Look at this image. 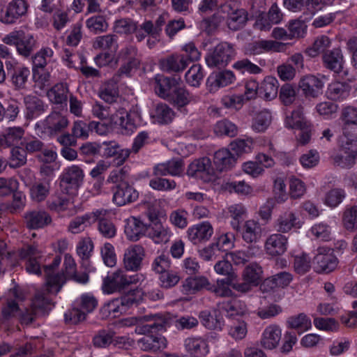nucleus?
Here are the masks:
<instances>
[{
    "mask_svg": "<svg viewBox=\"0 0 357 357\" xmlns=\"http://www.w3.org/2000/svg\"><path fill=\"white\" fill-rule=\"evenodd\" d=\"M173 319L169 313L149 314L139 317H128L121 320L120 323L124 326H132L139 323L143 324L139 331L142 333H150L165 331L172 322Z\"/></svg>",
    "mask_w": 357,
    "mask_h": 357,
    "instance_id": "f257e3e1",
    "label": "nucleus"
},
{
    "mask_svg": "<svg viewBox=\"0 0 357 357\" xmlns=\"http://www.w3.org/2000/svg\"><path fill=\"white\" fill-rule=\"evenodd\" d=\"M145 277L142 273L128 275L126 270L116 269L108 273L103 280L102 289L107 294L121 292L131 284L142 282Z\"/></svg>",
    "mask_w": 357,
    "mask_h": 357,
    "instance_id": "f03ea898",
    "label": "nucleus"
},
{
    "mask_svg": "<svg viewBox=\"0 0 357 357\" xmlns=\"http://www.w3.org/2000/svg\"><path fill=\"white\" fill-rule=\"evenodd\" d=\"M234 55L233 46L227 42H222L209 51L206 56V62L208 67L222 68L227 66Z\"/></svg>",
    "mask_w": 357,
    "mask_h": 357,
    "instance_id": "7ed1b4c3",
    "label": "nucleus"
},
{
    "mask_svg": "<svg viewBox=\"0 0 357 357\" xmlns=\"http://www.w3.org/2000/svg\"><path fill=\"white\" fill-rule=\"evenodd\" d=\"M326 79V76L321 74L307 75L300 79L298 86L305 98H317L322 94Z\"/></svg>",
    "mask_w": 357,
    "mask_h": 357,
    "instance_id": "20e7f679",
    "label": "nucleus"
},
{
    "mask_svg": "<svg viewBox=\"0 0 357 357\" xmlns=\"http://www.w3.org/2000/svg\"><path fill=\"white\" fill-rule=\"evenodd\" d=\"M68 125L69 121L65 115L53 112L43 121L36 123V127L37 129L43 128L44 132L50 136H56L63 132Z\"/></svg>",
    "mask_w": 357,
    "mask_h": 357,
    "instance_id": "39448f33",
    "label": "nucleus"
},
{
    "mask_svg": "<svg viewBox=\"0 0 357 357\" xmlns=\"http://www.w3.org/2000/svg\"><path fill=\"white\" fill-rule=\"evenodd\" d=\"M342 147L346 155H337L334 157V163L342 168H350L357 157V137L351 135V137L342 139Z\"/></svg>",
    "mask_w": 357,
    "mask_h": 357,
    "instance_id": "423d86ee",
    "label": "nucleus"
},
{
    "mask_svg": "<svg viewBox=\"0 0 357 357\" xmlns=\"http://www.w3.org/2000/svg\"><path fill=\"white\" fill-rule=\"evenodd\" d=\"M112 106L113 110L108 118L109 123L121 128L125 134L132 132L135 128V123L130 113L118 104H113Z\"/></svg>",
    "mask_w": 357,
    "mask_h": 357,
    "instance_id": "0eeeda50",
    "label": "nucleus"
},
{
    "mask_svg": "<svg viewBox=\"0 0 357 357\" xmlns=\"http://www.w3.org/2000/svg\"><path fill=\"white\" fill-rule=\"evenodd\" d=\"M337 265V258L331 249L326 247L317 249V254L314 257V268L316 272L328 273L334 271Z\"/></svg>",
    "mask_w": 357,
    "mask_h": 357,
    "instance_id": "6e6552de",
    "label": "nucleus"
},
{
    "mask_svg": "<svg viewBox=\"0 0 357 357\" xmlns=\"http://www.w3.org/2000/svg\"><path fill=\"white\" fill-rule=\"evenodd\" d=\"M145 257L144 248L138 244L132 245L125 250L123 264L126 271H138L142 268Z\"/></svg>",
    "mask_w": 357,
    "mask_h": 357,
    "instance_id": "1a4fd4ad",
    "label": "nucleus"
},
{
    "mask_svg": "<svg viewBox=\"0 0 357 357\" xmlns=\"http://www.w3.org/2000/svg\"><path fill=\"white\" fill-rule=\"evenodd\" d=\"M84 173L82 169L77 166L72 165L66 169L61 176V186L66 189V193H75L82 183Z\"/></svg>",
    "mask_w": 357,
    "mask_h": 357,
    "instance_id": "9d476101",
    "label": "nucleus"
},
{
    "mask_svg": "<svg viewBox=\"0 0 357 357\" xmlns=\"http://www.w3.org/2000/svg\"><path fill=\"white\" fill-rule=\"evenodd\" d=\"M27 8L25 0H12L6 8H0V21L5 24L15 23L26 14Z\"/></svg>",
    "mask_w": 357,
    "mask_h": 357,
    "instance_id": "9b49d317",
    "label": "nucleus"
},
{
    "mask_svg": "<svg viewBox=\"0 0 357 357\" xmlns=\"http://www.w3.org/2000/svg\"><path fill=\"white\" fill-rule=\"evenodd\" d=\"M5 64L13 85L17 89H24L30 75L29 69L24 66H18L15 59L6 61Z\"/></svg>",
    "mask_w": 357,
    "mask_h": 357,
    "instance_id": "f8f14e48",
    "label": "nucleus"
},
{
    "mask_svg": "<svg viewBox=\"0 0 357 357\" xmlns=\"http://www.w3.org/2000/svg\"><path fill=\"white\" fill-rule=\"evenodd\" d=\"M119 60L125 63L119 68V73L129 75L133 69H137L140 63V57L135 47L130 45L122 48L118 54Z\"/></svg>",
    "mask_w": 357,
    "mask_h": 357,
    "instance_id": "ddd939ff",
    "label": "nucleus"
},
{
    "mask_svg": "<svg viewBox=\"0 0 357 357\" xmlns=\"http://www.w3.org/2000/svg\"><path fill=\"white\" fill-rule=\"evenodd\" d=\"M340 119L342 123V129L344 139L351 137V135H356L357 130V108L353 106L344 107L340 114Z\"/></svg>",
    "mask_w": 357,
    "mask_h": 357,
    "instance_id": "4468645a",
    "label": "nucleus"
},
{
    "mask_svg": "<svg viewBox=\"0 0 357 357\" xmlns=\"http://www.w3.org/2000/svg\"><path fill=\"white\" fill-rule=\"evenodd\" d=\"M19 256L22 259H26V270L30 273L36 275L40 274V263L39 259L41 257V252L36 246L26 245L23 247L19 252Z\"/></svg>",
    "mask_w": 357,
    "mask_h": 357,
    "instance_id": "2eb2a0df",
    "label": "nucleus"
},
{
    "mask_svg": "<svg viewBox=\"0 0 357 357\" xmlns=\"http://www.w3.org/2000/svg\"><path fill=\"white\" fill-rule=\"evenodd\" d=\"M188 239L195 245L208 241L213 234V228L208 221L195 225L187 231Z\"/></svg>",
    "mask_w": 357,
    "mask_h": 357,
    "instance_id": "dca6fc26",
    "label": "nucleus"
},
{
    "mask_svg": "<svg viewBox=\"0 0 357 357\" xmlns=\"http://www.w3.org/2000/svg\"><path fill=\"white\" fill-rule=\"evenodd\" d=\"M288 239L282 234H273L268 236L264 243L267 255L273 257L283 255L287 249Z\"/></svg>",
    "mask_w": 357,
    "mask_h": 357,
    "instance_id": "f3484780",
    "label": "nucleus"
},
{
    "mask_svg": "<svg viewBox=\"0 0 357 357\" xmlns=\"http://www.w3.org/2000/svg\"><path fill=\"white\" fill-rule=\"evenodd\" d=\"M26 226L31 229H38L50 225V215L45 210H32L24 213Z\"/></svg>",
    "mask_w": 357,
    "mask_h": 357,
    "instance_id": "a211bd4d",
    "label": "nucleus"
},
{
    "mask_svg": "<svg viewBox=\"0 0 357 357\" xmlns=\"http://www.w3.org/2000/svg\"><path fill=\"white\" fill-rule=\"evenodd\" d=\"M138 195V192L132 185L128 183H122L116 186L113 195V202L118 206H124L135 202Z\"/></svg>",
    "mask_w": 357,
    "mask_h": 357,
    "instance_id": "6ab92c4d",
    "label": "nucleus"
},
{
    "mask_svg": "<svg viewBox=\"0 0 357 357\" xmlns=\"http://www.w3.org/2000/svg\"><path fill=\"white\" fill-rule=\"evenodd\" d=\"M282 330L276 324H271L265 328L260 340V345L265 349H275L281 340Z\"/></svg>",
    "mask_w": 357,
    "mask_h": 357,
    "instance_id": "aec40b11",
    "label": "nucleus"
},
{
    "mask_svg": "<svg viewBox=\"0 0 357 357\" xmlns=\"http://www.w3.org/2000/svg\"><path fill=\"white\" fill-rule=\"evenodd\" d=\"M324 66L335 73H340L344 63L341 49L334 48L326 51L322 56Z\"/></svg>",
    "mask_w": 357,
    "mask_h": 357,
    "instance_id": "412c9836",
    "label": "nucleus"
},
{
    "mask_svg": "<svg viewBox=\"0 0 357 357\" xmlns=\"http://www.w3.org/2000/svg\"><path fill=\"white\" fill-rule=\"evenodd\" d=\"M45 290L50 294H57L66 282L67 278L51 268L45 269Z\"/></svg>",
    "mask_w": 357,
    "mask_h": 357,
    "instance_id": "4be33fe9",
    "label": "nucleus"
},
{
    "mask_svg": "<svg viewBox=\"0 0 357 357\" xmlns=\"http://www.w3.org/2000/svg\"><path fill=\"white\" fill-rule=\"evenodd\" d=\"M298 218L291 211L281 213L274 223L275 230L280 233H287L293 228H300Z\"/></svg>",
    "mask_w": 357,
    "mask_h": 357,
    "instance_id": "5701e85b",
    "label": "nucleus"
},
{
    "mask_svg": "<svg viewBox=\"0 0 357 357\" xmlns=\"http://www.w3.org/2000/svg\"><path fill=\"white\" fill-rule=\"evenodd\" d=\"M187 174L190 176H202V174H206L208 178L205 180L208 181L211 179L210 176L214 174V169L211 160L205 157L194 160L189 165Z\"/></svg>",
    "mask_w": 357,
    "mask_h": 357,
    "instance_id": "b1692460",
    "label": "nucleus"
},
{
    "mask_svg": "<svg viewBox=\"0 0 357 357\" xmlns=\"http://www.w3.org/2000/svg\"><path fill=\"white\" fill-rule=\"evenodd\" d=\"M94 212H101L102 215L96 217V221H98V231L105 238L114 237L116 233V228L110 220L111 212L108 210L100 208Z\"/></svg>",
    "mask_w": 357,
    "mask_h": 357,
    "instance_id": "393cba45",
    "label": "nucleus"
},
{
    "mask_svg": "<svg viewBox=\"0 0 357 357\" xmlns=\"http://www.w3.org/2000/svg\"><path fill=\"white\" fill-rule=\"evenodd\" d=\"M199 317L202 325L210 330H221L224 324V319L219 309L202 311Z\"/></svg>",
    "mask_w": 357,
    "mask_h": 357,
    "instance_id": "a878e982",
    "label": "nucleus"
},
{
    "mask_svg": "<svg viewBox=\"0 0 357 357\" xmlns=\"http://www.w3.org/2000/svg\"><path fill=\"white\" fill-rule=\"evenodd\" d=\"M146 234L155 243H166L169 241L172 233L167 226L154 222L148 226Z\"/></svg>",
    "mask_w": 357,
    "mask_h": 357,
    "instance_id": "bb28decb",
    "label": "nucleus"
},
{
    "mask_svg": "<svg viewBox=\"0 0 357 357\" xmlns=\"http://www.w3.org/2000/svg\"><path fill=\"white\" fill-rule=\"evenodd\" d=\"M147 229L148 227L141 220L135 217H130L126 220L125 234L130 241H137L145 233L147 234Z\"/></svg>",
    "mask_w": 357,
    "mask_h": 357,
    "instance_id": "cd10ccee",
    "label": "nucleus"
},
{
    "mask_svg": "<svg viewBox=\"0 0 357 357\" xmlns=\"http://www.w3.org/2000/svg\"><path fill=\"white\" fill-rule=\"evenodd\" d=\"M102 215L101 212H91L78 216L73 219L68 227V230L72 234H79L83 231L87 227L96 222V217Z\"/></svg>",
    "mask_w": 357,
    "mask_h": 357,
    "instance_id": "c85d7f7f",
    "label": "nucleus"
},
{
    "mask_svg": "<svg viewBox=\"0 0 357 357\" xmlns=\"http://www.w3.org/2000/svg\"><path fill=\"white\" fill-rule=\"evenodd\" d=\"M50 192V180L47 178L35 181L29 188L31 199L37 203L43 202Z\"/></svg>",
    "mask_w": 357,
    "mask_h": 357,
    "instance_id": "c756f323",
    "label": "nucleus"
},
{
    "mask_svg": "<svg viewBox=\"0 0 357 357\" xmlns=\"http://www.w3.org/2000/svg\"><path fill=\"white\" fill-rule=\"evenodd\" d=\"M24 130L21 127H10L0 135V149H6L18 144L22 139Z\"/></svg>",
    "mask_w": 357,
    "mask_h": 357,
    "instance_id": "7c9ffc66",
    "label": "nucleus"
},
{
    "mask_svg": "<svg viewBox=\"0 0 357 357\" xmlns=\"http://www.w3.org/2000/svg\"><path fill=\"white\" fill-rule=\"evenodd\" d=\"M236 157L230 149H222L217 151L213 157V162L219 171L227 170L234 166Z\"/></svg>",
    "mask_w": 357,
    "mask_h": 357,
    "instance_id": "2f4dec72",
    "label": "nucleus"
},
{
    "mask_svg": "<svg viewBox=\"0 0 357 357\" xmlns=\"http://www.w3.org/2000/svg\"><path fill=\"white\" fill-rule=\"evenodd\" d=\"M293 280V275L286 271L278 273L271 278H267L261 285L263 291H268L269 289L275 287H286Z\"/></svg>",
    "mask_w": 357,
    "mask_h": 357,
    "instance_id": "473e14b6",
    "label": "nucleus"
},
{
    "mask_svg": "<svg viewBox=\"0 0 357 357\" xmlns=\"http://www.w3.org/2000/svg\"><path fill=\"white\" fill-rule=\"evenodd\" d=\"M188 65L187 58L182 54H173L160 61L162 69L169 73L182 71Z\"/></svg>",
    "mask_w": 357,
    "mask_h": 357,
    "instance_id": "72a5a7b5",
    "label": "nucleus"
},
{
    "mask_svg": "<svg viewBox=\"0 0 357 357\" xmlns=\"http://www.w3.org/2000/svg\"><path fill=\"white\" fill-rule=\"evenodd\" d=\"M248 21V13L245 9H231L227 14V27L234 31L241 29Z\"/></svg>",
    "mask_w": 357,
    "mask_h": 357,
    "instance_id": "f704fd0d",
    "label": "nucleus"
},
{
    "mask_svg": "<svg viewBox=\"0 0 357 357\" xmlns=\"http://www.w3.org/2000/svg\"><path fill=\"white\" fill-rule=\"evenodd\" d=\"M151 117L154 123L167 124L173 120L174 112L167 105L158 103L152 109Z\"/></svg>",
    "mask_w": 357,
    "mask_h": 357,
    "instance_id": "c9c22d12",
    "label": "nucleus"
},
{
    "mask_svg": "<svg viewBox=\"0 0 357 357\" xmlns=\"http://www.w3.org/2000/svg\"><path fill=\"white\" fill-rule=\"evenodd\" d=\"M65 276L69 279H73L80 284H86L89 281V275L84 272L79 273L76 271V264L74 259L70 255H65L64 257Z\"/></svg>",
    "mask_w": 357,
    "mask_h": 357,
    "instance_id": "e433bc0d",
    "label": "nucleus"
},
{
    "mask_svg": "<svg viewBox=\"0 0 357 357\" xmlns=\"http://www.w3.org/2000/svg\"><path fill=\"white\" fill-rule=\"evenodd\" d=\"M218 306L219 310L225 312L229 317L243 315L247 312V306L245 302L238 299L219 303Z\"/></svg>",
    "mask_w": 357,
    "mask_h": 357,
    "instance_id": "4c0bfd02",
    "label": "nucleus"
},
{
    "mask_svg": "<svg viewBox=\"0 0 357 357\" xmlns=\"http://www.w3.org/2000/svg\"><path fill=\"white\" fill-rule=\"evenodd\" d=\"M104 148V155L106 158L116 157L119 161V165L122 164L130 155L129 149H121V146L115 141H105L102 142Z\"/></svg>",
    "mask_w": 357,
    "mask_h": 357,
    "instance_id": "58836bf2",
    "label": "nucleus"
},
{
    "mask_svg": "<svg viewBox=\"0 0 357 357\" xmlns=\"http://www.w3.org/2000/svg\"><path fill=\"white\" fill-rule=\"evenodd\" d=\"M279 83L276 78L272 76L266 77L259 89V96L266 100H271L278 95Z\"/></svg>",
    "mask_w": 357,
    "mask_h": 357,
    "instance_id": "ea45409f",
    "label": "nucleus"
},
{
    "mask_svg": "<svg viewBox=\"0 0 357 357\" xmlns=\"http://www.w3.org/2000/svg\"><path fill=\"white\" fill-rule=\"evenodd\" d=\"M138 345L144 351H157L167 347V340L160 335H146L138 341Z\"/></svg>",
    "mask_w": 357,
    "mask_h": 357,
    "instance_id": "a19ab883",
    "label": "nucleus"
},
{
    "mask_svg": "<svg viewBox=\"0 0 357 357\" xmlns=\"http://www.w3.org/2000/svg\"><path fill=\"white\" fill-rule=\"evenodd\" d=\"M178 86L175 81L164 76H157L155 77V91L163 99L168 100L172 93Z\"/></svg>",
    "mask_w": 357,
    "mask_h": 357,
    "instance_id": "79ce46f5",
    "label": "nucleus"
},
{
    "mask_svg": "<svg viewBox=\"0 0 357 357\" xmlns=\"http://www.w3.org/2000/svg\"><path fill=\"white\" fill-rule=\"evenodd\" d=\"M261 235V227L259 222L254 220H246L242 228V238L247 243L258 241Z\"/></svg>",
    "mask_w": 357,
    "mask_h": 357,
    "instance_id": "37998d69",
    "label": "nucleus"
},
{
    "mask_svg": "<svg viewBox=\"0 0 357 357\" xmlns=\"http://www.w3.org/2000/svg\"><path fill=\"white\" fill-rule=\"evenodd\" d=\"M303 110V107H298L290 114H287L284 120L285 127L291 129H301L308 126L310 122L304 116Z\"/></svg>",
    "mask_w": 357,
    "mask_h": 357,
    "instance_id": "c03bdc74",
    "label": "nucleus"
},
{
    "mask_svg": "<svg viewBox=\"0 0 357 357\" xmlns=\"http://www.w3.org/2000/svg\"><path fill=\"white\" fill-rule=\"evenodd\" d=\"M326 96L328 99L340 101L346 99L349 94V86L343 82H335L328 86Z\"/></svg>",
    "mask_w": 357,
    "mask_h": 357,
    "instance_id": "a18cd8bd",
    "label": "nucleus"
},
{
    "mask_svg": "<svg viewBox=\"0 0 357 357\" xmlns=\"http://www.w3.org/2000/svg\"><path fill=\"white\" fill-rule=\"evenodd\" d=\"M287 326L294 329L299 334L304 333L312 327L310 319L304 313L289 317L287 320Z\"/></svg>",
    "mask_w": 357,
    "mask_h": 357,
    "instance_id": "49530a36",
    "label": "nucleus"
},
{
    "mask_svg": "<svg viewBox=\"0 0 357 357\" xmlns=\"http://www.w3.org/2000/svg\"><path fill=\"white\" fill-rule=\"evenodd\" d=\"M85 25L89 32L94 34L106 32L109 27L106 16L102 13L89 17Z\"/></svg>",
    "mask_w": 357,
    "mask_h": 357,
    "instance_id": "de8ad7c7",
    "label": "nucleus"
},
{
    "mask_svg": "<svg viewBox=\"0 0 357 357\" xmlns=\"http://www.w3.org/2000/svg\"><path fill=\"white\" fill-rule=\"evenodd\" d=\"M208 284V280L205 277L188 278L182 282L181 291L186 295L193 294Z\"/></svg>",
    "mask_w": 357,
    "mask_h": 357,
    "instance_id": "09e8293b",
    "label": "nucleus"
},
{
    "mask_svg": "<svg viewBox=\"0 0 357 357\" xmlns=\"http://www.w3.org/2000/svg\"><path fill=\"white\" fill-rule=\"evenodd\" d=\"M185 347L188 352L195 356H205L209 351L206 341L201 337L187 338Z\"/></svg>",
    "mask_w": 357,
    "mask_h": 357,
    "instance_id": "8fccbe9b",
    "label": "nucleus"
},
{
    "mask_svg": "<svg viewBox=\"0 0 357 357\" xmlns=\"http://www.w3.org/2000/svg\"><path fill=\"white\" fill-rule=\"evenodd\" d=\"M93 47L96 50L116 51L118 47V37L114 34H106L95 38Z\"/></svg>",
    "mask_w": 357,
    "mask_h": 357,
    "instance_id": "3c124183",
    "label": "nucleus"
},
{
    "mask_svg": "<svg viewBox=\"0 0 357 357\" xmlns=\"http://www.w3.org/2000/svg\"><path fill=\"white\" fill-rule=\"evenodd\" d=\"M324 3V0H284V6L291 12H301L303 8L308 10L314 8L316 6Z\"/></svg>",
    "mask_w": 357,
    "mask_h": 357,
    "instance_id": "603ef678",
    "label": "nucleus"
},
{
    "mask_svg": "<svg viewBox=\"0 0 357 357\" xmlns=\"http://www.w3.org/2000/svg\"><path fill=\"white\" fill-rule=\"evenodd\" d=\"M27 110V114L30 118H33L45 110L44 102L34 96H26L24 99Z\"/></svg>",
    "mask_w": 357,
    "mask_h": 357,
    "instance_id": "864d4df0",
    "label": "nucleus"
},
{
    "mask_svg": "<svg viewBox=\"0 0 357 357\" xmlns=\"http://www.w3.org/2000/svg\"><path fill=\"white\" fill-rule=\"evenodd\" d=\"M93 249V243L90 238H84L79 242L77 252L82 259V266L89 270V258Z\"/></svg>",
    "mask_w": 357,
    "mask_h": 357,
    "instance_id": "5fc2aeb1",
    "label": "nucleus"
},
{
    "mask_svg": "<svg viewBox=\"0 0 357 357\" xmlns=\"http://www.w3.org/2000/svg\"><path fill=\"white\" fill-rule=\"evenodd\" d=\"M68 88L66 84L59 83L47 92L50 100L55 104H62L68 99Z\"/></svg>",
    "mask_w": 357,
    "mask_h": 357,
    "instance_id": "6e6d98bb",
    "label": "nucleus"
},
{
    "mask_svg": "<svg viewBox=\"0 0 357 357\" xmlns=\"http://www.w3.org/2000/svg\"><path fill=\"white\" fill-rule=\"evenodd\" d=\"M99 96L105 102L110 104V105L116 104V100L119 98V91L116 83L114 81H109L105 83L99 92Z\"/></svg>",
    "mask_w": 357,
    "mask_h": 357,
    "instance_id": "4d7b16f0",
    "label": "nucleus"
},
{
    "mask_svg": "<svg viewBox=\"0 0 357 357\" xmlns=\"http://www.w3.org/2000/svg\"><path fill=\"white\" fill-rule=\"evenodd\" d=\"M36 44L33 36L29 33L22 32L20 39L16 47L17 51L21 56L28 57L33 52Z\"/></svg>",
    "mask_w": 357,
    "mask_h": 357,
    "instance_id": "13d9d810",
    "label": "nucleus"
},
{
    "mask_svg": "<svg viewBox=\"0 0 357 357\" xmlns=\"http://www.w3.org/2000/svg\"><path fill=\"white\" fill-rule=\"evenodd\" d=\"M272 120L271 113L268 109H263L258 112L253 119L252 128L257 132H264L270 126Z\"/></svg>",
    "mask_w": 357,
    "mask_h": 357,
    "instance_id": "bf43d9fd",
    "label": "nucleus"
},
{
    "mask_svg": "<svg viewBox=\"0 0 357 357\" xmlns=\"http://www.w3.org/2000/svg\"><path fill=\"white\" fill-rule=\"evenodd\" d=\"M192 100V97L190 94L185 89L179 86L174 89V92L167 100L178 108L185 107Z\"/></svg>",
    "mask_w": 357,
    "mask_h": 357,
    "instance_id": "052dcab7",
    "label": "nucleus"
},
{
    "mask_svg": "<svg viewBox=\"0 0 357 357\" xmlns=\"http://www.w3.org/2000/svg\"><path fill=\"white\" fill-rule=\"evenodd\" d=\"M53 54V50L50 47L41 49L32 58L33 70H43L52 60Z\"/></svg>",
    "mask_w": 357,
    "mask_h": 357,
    "instance_id": "680f3d73",
    "label": "nucleus"
},
{
    "mask_svg": "<svg viewBox=\"0 0 357 357\" xmlns=\"http://www.w3.org/2000/svg\"><path fill=\"white\" fill-rule=\"evenodd\" d=\"M284 44L274 40H261L252 45L254 54H261L264 52H281L284 49Z\"/></svg>",
    "mask_w": 357,
    "mask_h": 357,
    "instance_id": "e2e57ef3",
    "label": "nucleus"
},
{
    "mask_svg": "<svg viewBox=\"0 0 357 357\" xmlns=\"http://www.w3.org/2000/svg\"><path fill=\"white\" fill-rule=\"evenodd\" d=\"M213 130L218 136L225 135L233 137L238 134L237 126L227 119L218 121L214 126Z\"/></svg>",
    "mask_w": 357,
    "mask_h": 357,
    "instance_id": "0e129e2a",
    "label": "nucleus"
},
{
    "mask_svg": "<svg viewBox=\"0 0 357 357\" xmlns=\"http://www.w3.org/2000/svg\"><path fill=\"white\" fill-rule=\"evenodd\" d=\"M331 43L328 37L321 36L314 40L312 45L306 50V52L311 57H315L320 53L324 54L331 46Z\"/></svg>",
    "mask_w": 357,
    "mask_h": 357,
    "instance_id": "69168bd1",
    "label": "nucleus"
},
{
    "mask_svg": "<svg viewBox=\"0 0 357 357\" xmlns=\"http://www.w3.org/2000/svg\"><path fill=\"white\" fill-rule=\"evenodd\" d=\"M228 213L233 219L231 226L234 229H239V222L245 218L247 213L245 206L242 204H234L228 207Z\"/></svg>",
    "mask_w": 357,
    "mask_h": 357,
    "instance_id": "338daca9",
    "label": "nucleus"
},
{
    "mask_svg": "<svg viewBox=\"0 0 357 357\" xmlns=\"http://www.w3.org/2000/svg\"><path fill=\"white\" fill-rule=\"evenodd\" d=\"M185 80L192 86L198 87L203 78V68L200 64H194L185 73Z\"/></svg>",
    "mask_w": 357,
    "mask_h": 357,
    "instance_id": "774afa93",
    "label": "nucleus"
}]
</instances>
